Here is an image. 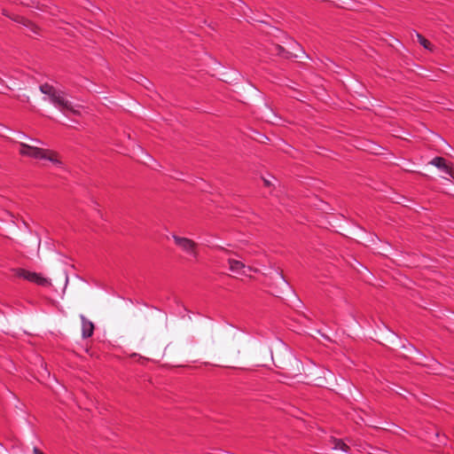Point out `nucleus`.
<instances>
[{
	"mask_svg": "<svg viewBox=\"0 0 454 454\" xmlns=\"http://www.w3.org/2000/svg\"><path fill=\"white\" fill-rule=\"evenodd\" d=\"M19 153L21 156L29 157L35 160H44L52 163L53 166L62 168L64 164L57 152L44 149L25 143H20Z\"/></svg>",
	"mask_w": 454,
	"mask_h": 454,
	"instance_id": "obj_1",
	"label": "nucleus"
},
{
	"mask_svg": "<svg viewBox=\"0 0 454 454\" xmlns=\"http://www.w3.org/2000/svg\"><path fill=\"white\" fill-rule=\"evenodd\" d=\"M334 446L333 449L337 450H341L343 452H348V446L343 442L341 440L333 439Z\"/></svg>",
	"mask_w": 454,
	"mask_h": 454,
	"instance_id": "obj_10",
	"label": "nucleus"
},
{
	"mask_svg": "<svg viewBox=\"0 0 454 454\" xmlns=\"http://www.w3.org/2000/svg\"><path fill=\"white\" fill-rule=\"evenodd\" d=\"M16 276L38 286H47L51 285L50 280L44 278L42 274L29 271L25 269L16 270Z\"/></svg>",
	"mask_w": 454,
	"mask_h": 454,
	"instance_id": "obj_4",
	"label": "nucleus"
},
{
	"mask_svg": "<svg viewBox=\"0 0 454 454\" xmlns=\"http://www.w3.org/2000/svg\"><path fill=\"white\" fill-rule=\"evenodd\" d=\"M432 165L443 171L445 174L452 176V168L442 157H434L431 162Z\"/></svg>",
	"mask_w": 454,
	"mask_h": 454,
	"instance_id": "obj_6",
	"label": "nucleus"
},
{
	"mask_svg": "<svg viewBox=\"0 0 454 454\" xmlns=\"http://www.w3.org/2000/svg\"><path fill=\"white\" fill-rule=\"evenodd\" d=\"M39 89L43 94L47 95L49 97L51 102L54 99V97H56L60 91L49 83H43L40 85Z\"/></svg>",
	"mask_w": 454,
	"mask_h": 454,
	"instance_id": "obj_8",
	"label": "nucleus"
},
{
	"mask_svg": "<svg viewBox=\"0 0 454 454\" xmlns=\"http://www.w3.org/2000/svg\"><path fill=\"white\" fill-rule=\"evenodd\" d=\"M82 320V336L87 339L92 336L94 333V324L88 320L84 316H81Z\"/></svg>",
	"mask_w": 454,
	"mask_h": 454,
	"instance_id": "obj_7",
	"label": "nucleus"
},
{
	"mask_svg": "<svg viewBox=\"0 0 454 454\" xmlns=\"http://www.w3.org/2000/svg\"><path fill=\"white\" fill-rule=\"evenodd\" d=\"M264 182H265V184H267V185L270 184V183L267 180H264Z\"/></svg>",
	"mask_w": 454,
	"mask_h": 454,
	"instance_id": "obj_14",
	"label": "nucleus"
},
{
	"mask_svg": "<svg viewBox=\"0 0 454 454\" xmlns=\"http://www.w3.org/2000/svg\"><path fill=\"white\" fill-rule=\"evenodd\" d=\"M217 249H219V250H221V251H223L224 253H227V254L229 253V251L227 249H225L223 247H218Z\"/></svg>",
	"mask_w": 454,
	"mask_h": 454,
	"instance_id": "obj_13",
	"label": "nucleus"
},
{
	"mask_svg": "<svg viewBox=\"0 0 454 454\" xmlns=\"http://www.w3.org/2000/svg\"><path fill=\"white\" fill-rule=\"evenodd\" d=\"M175 244L185 254L192 257L193 259L198 258V245L192 239L188 238L180 237L177 235L172 236Z\"/></svg>",
	"mask_w": 454,
	"mask_h": 454,
	"instance_id": "obj_3",
	"label": "nucleus"
},
{
	"mask_svg": "<svg viewBox=\"0 0 454 454\" xmlns=\"http://www.w3.org/2000/svg\"><path fill=\"white\" fill-rule=\"evenodd\" d=\"M51 103L66 115L68 114L77 116L81 115L79 107L74 106L73 103L67 99L66 93L62 90L54 97V99Z\"/></svg>",
	"mask_w": 454,
	"mask_h": 454,
	"instance_id": "obj_2",
	"label": "nucleus"
},
{
	"mask_svg": "<svg viewBox=\"0 0 454 454\" xmlns=\"http://www.w3.org/2000/svg\"><path fill=\"white\" fill-rule=\"evenodd\" d=\"M229 270L236 275H247L246 270L252 271V267L247 266L243 262L233 258H228Z\"/></svg>",
	"mask_w": 454,
	"mask_h": 454,
	"instance_id": "obj_5",
	"label": "nucleus"
},
{
	"mask_svg": "<svg viewBox=\"0 0 454 454\" xmlns=\"http://www.w3.org/2000/svg\"><path fill=\"white\" fill-rule=\"evenodd\" d=\"M276 275L282 280L284 284H286L284 276L281 272H278V270H275Z\"/></svg>",
	"mask_w": 454,
	"mask_h": 454,
	"instance_id": "obj_11",
	"label": "nucleus"
},
{
	"mask_svg": "<svg viewBox=\"0 0 454 454\" xmlns=\"http://www.w3.org/2000/svg\"><path fill=\"white\" fill-rule=\"evenodd\" d=\"M419 43L427 50L433 51L432 43L420 34H417Z\"/></svg>",
	"mask_w": 454,
	"mask_h": 454,
	"instance_id": "obj_9",
	"label": "nucleus"
},
{
	"mask_svg": "<svg viewBox=\"0 0 454 454\" xmlns=\"http://www.w3.org/2000/svg\"><path fill=\"white\" fill-rule=\"evenodd\" d=\"M33 453L34 454H43L37 447H35L33 449Z\"/></svg>",
	"mask_w": 454,
	"mask_h": 454,
	"instance_id": "obj_12",
	"label": "nucleus"
}]
</instances>
